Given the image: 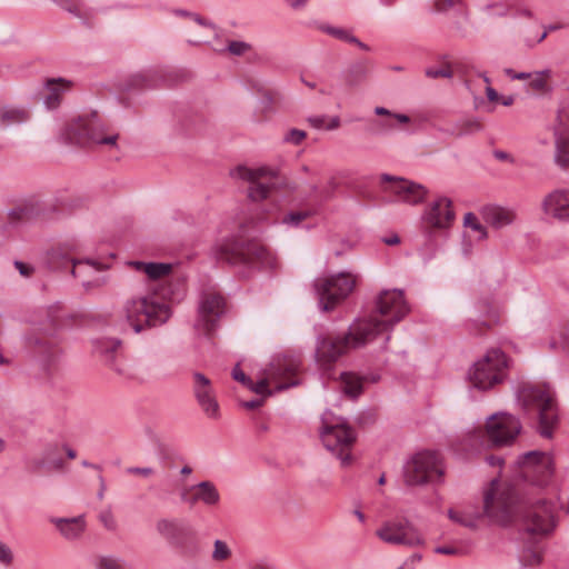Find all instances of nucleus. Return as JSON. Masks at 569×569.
<instances>
[{
	"instance_id": "obj_37",
	"label": "nucleus",
	"mask_w": 569,
	"mask_h": 569,
	"mask_svg": "<svg viewBox=\"0 0 569 569\" xmlns=\"http://www.w3.org/2000/svg\"><path fill=\"white\" fill-rule=\"evenodd\" d=\"M301 360L298 358H291L287 353V389L297 387L302 383V375L300 371Z\"/></svg>"
},
{
	"instance_id": "obj_64",
	"label": "nucleus",
	"mask_w": 569,
	"mask_h": 569,
	"mask_svg": "<svg viewBox=\"0 0 569 569\" xmlns=\"http://www.w3.org/2000/svg\"><path fill=\"white\" fill-rule=\"evenodd\" d=\"M448 516L451 520L457 521L466 527H473L472 522L465 521L461 517H459L452 509L448 511Z\"/></svg>"
},
{
	"instance_id": "obj_38",
	"label": "nucleus",
	"mask_w": 569,
	"mask_h": 569,
	"mask_svg": "<svg viewBox=\"0 0 569 569\" xmlns=\"http://www.w3.org/2000/svg\"><path fill=\"white\" fill-rule=\"evenodd\" d=\"M68 263H71V273L73 277H82L88 273L96 272L99 270V263L87 259V260H73L72 258L68 259Z\"/></svg>"
},
{
	"instance_id": "obj_58",
	"label": "nucleus",
	"mask_w": 569,
	"mask_h": 569,
	"mask_svg": "<svg viewBox=\"0 0 569 569\" xmlns=\"http://www.w3.org/2000/svg\"><path fill=\"white\" fill-rule=\"evenodd\" d=\"M436 553L440 555H448V556H455L459 555L461 551L458 548L450 547V546H440L435 549Z\"/></svg>"
},
{
	"instance_id": "obj_61",
	"label": "nucleus",
	"mask_w": 569,
	"mask_h": 569,
	"mask_svg": "<svg viewBox=\"0 0 569 569\" xmlns=\"http://www.w3.org/2000/svg\"><path fill=\"white\" fill-rule=\"evenodd\" d=\"M376 126L380 132L391 130L395 128L393 119L391 118L387 120L377 121Z\"/></svg>"
},
{
	"instance_id": "obj_8",
	"label": "nucleus",
	"mask_w": 569,
	"mask_h": 569,
	"mask_svg": "<svg viewBox=\"0 0 569 569\" xmlns=\"http://www.w3.org/2000/svg\"><path fill=\"white\" fill-rule=\"evenodd\" d=\"M375 330V325L370 322L355 321L348 332L341 336L331 333L319 335L317 337L316 359L322 367H328L336 362L341 356L352 348H360L371 340L368 333Z\"/></svg>"
},
{
	"instance_id": "obj_10",
	"label": "nucleus",
	"mask_w": 569,
	"mask_h": 569,
	"mask_svg": "<svg viewBox=\"0 0 569 569\" xmlns=\"http://www.w3.org/2000/svg\"><path fill=\"white\" fill-rule=\"evenodd\" d=\"M64 139L78 146H109L117 148L119 132L104 124L97 112L70 122L63 132Z\"/></svg>"
},
{
	"instance_id": "obj_9",
	"label": "nucleus",
	"mask_w": 569,
	"mask_h": 569,
	"mask_svg": "<svg viewBox=\"0 0 569 569\" xmlns=\"http://www.w3.org/2000/svg\"><path fill=\"white\" fill-rule=\"evenodd\" d=\"M409 312L403 291L399 289L382 290L375 300V309L369 318L359 319L357 322H370L375 325L367 336L372 341L381 333H387L383 343L390 340V330L401 321Z\"/></svg>"
},
{
	"instance_id": "obj_24",
	"label": "nucleus",
	"mask_w": 569,
	"mask_h": 569,
	"mask_svg": "<svg viewBox=\"0 0 569 569\" xmlns=\"http://www.w3.org/2000/svg\"><path fill=\"white\" fill-rule=\"evenodd\" d=\"M451 206L452 202L449 198L440 197L422 214L423 222L435 229L448 228L455 220V211Z\"/></svg>"
},
{
	"instance_id": "obj_39",
	"label": "nucleus",
	"mask_w": 569,
	"mask_h": 569,
	"mask_svg": "<svg viewBox=\"0 0 569 569\" xmlns=\"http://www.w3.org/2000/svg\"><path fill=\"white\" fill-rule=\"evenodd\" d=\"M481 129L482 126L477 119H462L455 124V127L451 130V133L461 137L472 134L475 132L480 131Z\"/></svg>"
},
{
	"instance_id": "obj_34",
	"label": "nucleus",
	"mask_w": 569,
	"mask_h": 569,
	"mask_svg": "<svg viewBox=\"0 0 569 569\" xmlns=\"http://www.w3.org/2000/svg\"><path fill=\"white\" fill-rule=\"evenodd\" d=\"M52 1L79 19L88 20L93 16V9L89 8L86 4L84 0H52Z\"/></svg>"
},
{
	"instance_id": "obj_18",
	"label": "nucleus",
	"mask_w": 569,
	"mask_h": 569,
	"mask_svg": "<svg viewBox=\"0 0 569 569\" xmlns=\"http://www.w3.org/2000/svg\"><path fill=\"white\" fill-rule=\"evenodd\" d=\"M246 387L263 399L273 392L282 391L284 389V355H274L262 369L261 378L257 382L250 379Z\"/></svg>"
},
{
	"instance_id": "obj_46",
	"label": "nucleus",
	"mask_w": 569,
	"mask_h": 569,
	"mask_svg": "<svg viewBox=\"0 0 569 569\" xmlns=\"http://www.w3.org/2000/svg\"><path fill=\"white\" fill-rule=\"evenodd\" d=\"M542 559V556L539 550L528 548L523 550L522 555L520 556V561L523 566H535L540 563Z\"/></svg>"
},
{
	"instance_id": "obj_41",
	"label": "nucleus",
	"mask_w": 569,
	"mask_h": 569,
	"mask_svg": "<svg viewBox=\"0 0 569 569\" xmlns=\"http://www.w3.org/2000/svg\"><path fill=\"white\" fill-rule=\"evenodd\" d=\"M550 76L551 71L549 69L538 71L533 76L531 74L528 88L535 92H546L548 90L546 78H549Z\"/></svg>"
},
{
	"instance_id": "obj_1",
	"label": "nucleus",
	"mask_w": 569,
	"mask_h": 569,
	"mask_svg": "<svg viewBox=\"0 0 569 569\" xmlns=\"http://www.w3.org/2000/svg\"><path fill=\"white\" fill-rule=\"evenodd\" d=\"M483 512L491 522L501 526L521 520L529 535H547L555 527L553 509L549 501H532L519 486L501 485L498 478L490 481V488L485 495Z\"/></svg>"
},
{
	"instance_id": "obj_60",
	"label": "nucleus",
	"mask_w": 569,
	"mask_h": 569,
	"mask_svg": "<svg viewBox=\"0 0 569 569\" xmlns=\"http://www.w3.org/2000/svg\"><path fill=\"white\" fill-rule=\"evenodd\" d=\"M506 74L509 76L511 79H517V80H526V79H529L531 78V73H527V72H515L512 69H506L505 70Z\"/></svg>"
},
{
	"instance_id": "obj_19",
	"label": "nucleus",
	"mask_w": 569,
	"mask_h": 569,
	"mask_svg": "<svg viewBox=\"0 0 569 569\" xmlns=\"http://www.w3.org/2000/svg\"><path fill=\"white\" fill-rule=\"evenodd\" d=\"M157 532L169 543L189 551L196 548V532L192 527L179 519L161 518L156 522Z\"/></svg>"
},
{
	"instance_id": "obj_51",
	"label": "nucleus",
	"mask_w": 569,
	"mask_h": 569,
	"mask_svg": "<svg viewBox=\"0 0 569 569\" xmlns=\"http://www.w3.org/2000/svg\"><path fill=\"white\" fill-rule=\"evenodd\" d=\"M425 73H426V76L428 78H432V79H436V78H452V76H453V72H452V70H451V68L449 66H446V67L440 68V69L428 68V69H426Z\"/></svg>"
},
{
	"instance_id": "obj_17",
	"label": "nucleus",
	"mask_w": 569,
	"mask_h": 569,
	"mask_svg": "<svg viewBox=\"0 0 569 569\" xmlns=\"http://www.w3.org/2000/svg\"><path fill=\"white\" fill-rule=\"evenodd\" d=\"M517 463L521 468L523 479L536 487L547 486L552 478L553 460L542 451L525 452L518 457Z\"/></svg>"
},
{
	"instance_id": "obj_54",
	"label": "nucleus",
	"mask_w": 569,
	"mask_h": 569,
	"mask_svg": "<svg viewBox=\"0 0 569 569\" xmlns=\"http://www.w3.org/2000/svg\"><path fill=\"white\" fill-rule=\"evenodd\" d=\"M461 0H437L436 1V9L439 12H446L449 9L456 7L459 4Z\"/></svg>"
},
{
	"instance_id": "obj_63",
	"label": "nucleus",
	"mask_w": 569,
	"mask_h": 569,
	"mask_svg": "<svg viewBox=\"0 0 569 569\" xmlns=\"http://www.w3.org/2000/svg\"><path fill=\"white\" fill-rule=\"evenodd\" d=\"M481 327L488 329V328H490V322H488V321H478V320H472L471 321V329L476 333H481L482 332Z\"/></svg>"
},
{
	"instance_id": "obj_49",
	"label": "nucleus",
	"mask_w": 569,
	"mask_h": 569,
	"mask_svg": "<svg viewBox=\"0 0 569 569\" xmlns=\"http://www.w3.org/2000/svg\"><path fill=\"white\" fill-rule=\"evenodd\" d=\"M99 520L102 526L109 531H116L118 529V522L110 510H103L99 515Z\"/></svg>"
},
{
	"instance_id": "obj_50",
	"label": "nucleus",
	"mask_w": 569,
	"mask_h": 569,
	"mask_svg": "<svg viewBox=\"0 0 569 569\" xmlns=\"http://www.w3.org/2000/svg\"><path fill=\"white\" fill-rule=\"evenodd\" d=\"M13 562V551L3 541L0 540V563L4 567L11 566Z\"/></svg>"
},
{
	"instance_id": "obj_28",
	"label": "nucleus",
	"mask_w": 569,
	"mask_h": 569,
	"mask_svg": "<svg viewBox=\"0 0 569 569\" xmlns=\"http://www.w3.org/2000/svg\"><path fill=\"white\" fill-rule=\"evenodd\" d=\"M194 493L190 503L201 502L208 507L217 506L220 502V493L217 486L209 481H200L190 488Z\"/></svg>"
},
{
	"instance_id": "obj_2",
	"label": "nucleus",
	"mask_w": 569,
	"mask_h": 569,
	"mask_svg": "<svg viewBox=\"0 0 569 569\" xmlns=\"http://www.w3.org/2000/svg\"><path fill=\"white\" fill-rule=\"evenodd\" d=\"M76 319L74 313L60 302H54L39 309L30 320L36 327V332L26 335L24 345L44 376L51 372L61 357L59 332L70 328Z\"/></svg>"
},
{
	"instance_id": "obj_45",
	"label": "nucleus",
	"mask_w": 569,
	"mask_h": 569,
	"mask_svg": "<svg viewBox=\"0 0 569 569\" xmlns=\"http://www.w3.org/2000/svg\"><path fill=\"white\" fill-rule=\"evenodd\" d=\"M231 557V550L227 542L217 539L213 543V551L211 555L214 561H224Z\"/></svg>"
},
{
	"instance_id": "obj_27",
	"label": "nucleus",
	"mask_w": 569,
	"mask_h": 569,
	"mask_svg": "<svg viewBox=\"0 0 569 569\" xmlns=\"http://www.w3.org/2000/svg\"><path fill=\"white\" fill-rule=\"evenodd\" d=\"M166 82L163 70L161 69H149L130 77L128 88L129 89H151L157 88Z\"/></svg>"
},
{
	"instance_id": "obj_42",
	"label": "nucleus",
	"mask_w": 569,
	"mask_h": 569,
	"mask_svg": "<svg viewBox=\"0 0 569 569\" xmlns=\"http://www.w3.org/2000/svg\"><path fill=\"white\" fill-rule=\"evenodd\" d=\"M170 12L177 17L189 18L201 27L212 28V29L214 28V24L211 21L206 20L204 18H202L200 14H198L196 12H191V11H188L184 9H171Z\"/></svg>"
},
{
	"instance_id": "obj_4",
	"label": "nucleus",
	"mask_w": 569,
	"mask_h": 569,
	"mask_svg": "<svg viewBox=\"0 0 569 569\" xmlns=\"http://www.w3.org/2000/svg\"><path fill=\"white\" fill-rule=\"evenodd\" d=\"M172 316L169 301L156 295L132 296L127 298L119 310L121 330L134 333L164 325Z\"/></svg>"
},
{
	"instance_id": "obj_55",
	"label": "nucleus",
	"mask_w": 569,
	"mask_h": 569,
	"mask_svg": "<svg viewBox=\"0 0 569 569\" xmlns=\"http://www.w3.org/2000/svg\"><path fill=\"white\" fill-rule=\"evenodd\" d=\"M14 267L19 271V273L26 278L30 277L34 271V268L31 264L24 263L19 260L14 261Z\"/></svg>"
},
{
	"instance_id": "obj_15",
	"label": "nucleus",
	"mask_w": 569,
	"mask_h": 569,
	"mask_svg": "<svg viewBox=\"0 0 569 569\" xmlns=\"http://www.w3.org/2000/svg\"><path fill=\"white\" fill-rule=\"evenodd\" d=\"M226 313V299L214 289L203 290L199 296L196 329L208 336L218 327Z\"/></svg>"
},
{
	"instance_id": "obj_35",
	"label": "nucleus",
	"mask_w": 569,
	"mask_h": 569,
	"mask_svg": "<svg viewBox=\"0 0 569 569\" xmlns=\"http://www.w3.org/2000/svg\"><path fill=\"white\" fill-rule=\"evenodd\" d=\"M39 466L49 470H61L64 467V461L59 455V446L56 443L48 445L39 461Z\"/></svg>"
},
{
	"instance_id": "obj_62",
	"label": "nucleus",
	"mask_w": 569,
	"mask_h": 569,
	"mask_svg": "<svg viewBox=\"0 0 569 569\" xmlns=\"http://www.w3.org/2000/svg\"><path fill=\"white\" fill-rule=\"evenodd\" d=\"M493 8H498V11H497L498 16L507 14V8L502 3L486 4L483 10L489 13Z\"/></svg>"
},
{
	"instance_id": "obj_21",
	"label": "nucleus",
	"mask_w": 569,
	"mask_h": 569,
	"mask_svg": "<svg viewBox=\"0 0 569 569\" xmlns=\"http://www.w3.org/2000/svg\"><path fill=\"white\" fill-rule=\"evenodd\" d=\"M192 380L193 396L201 411L207 418L219 420L221 411L211 380L199 371L192 373Z\"/></svg>"
},
{
	"instance_id": "obj_7",
	"label": "nucleus",
	"mask_w": 569,
	"mask_h": 569,
	"mask_svg": "<svg viewBox=\"0 0 569 569\" xmlns=\"http://www.w3.org/2000/svg\"><path fill=\"white\" fill-rule=\"evenodd\" d=\"M522 430L520 420L508 412H496L487 418L485 429L473 430L465 438L463 449L477 452L511 446Z\"/></svg>"
},
{
	"instance_id": "obj_25",
	"label": "nucleus",
	"mask_w": 569,
	"mask_h": 569,
	"mask_svg": "<svg viewBox=\"0 0 569 569\" xmlns=\"http://www.w3.org/2000/svg\"><path fill=\"white\" fill-rule=\"evenodd\" d=\"M543 212L557 220L569 221V189H555L542 200Z\"/></svg>"
},
{
	"instance_id": "obj_3",
	"label": "nucleus",
	"mask_w": 569,
	"mask_h": 569,
	"mask_svg": "<svg viewBox=\"0 0 569 569\" xmlns=\"http://www.w3.org/2000/svg\"><path fill=\"white\" fill-rule=\"evenodd\" d=\"M252 226L253 220L239 221L238 233L217 240L210 250L218 262L234 268L242 277H249L257 269H271L274 266V258L269 250L243 238Z\"/></svg>"
},
{
	"instance_id": "obj_30",
	"label": "nucleus",
	"mask_w": 569,
	"mask_h": 569,
	"mask_svg": "<svg viewBox=\"0 0 569 569\" xmlns=\"http://www.w3.org/2000/svg\"><path fill=\"white\" fill-rule=\"evenodd\" d=\"M481 214L487 223L497 229L511 224L516 217L513 211L499 206H486Z\"/></svg>"
},
{
	"instance_id": "obj_23",
	"label": "nucleus",
	"mask_w": 569,
	"mask_h": 569,
	"mask_svg": "<svg viewBox=\"0 0 569 569\" xmlns=\"http://www.w3.org/2000/svg\"><path fill=\"white\" fill-rule=\"evenodd\" d=\"M381 180L385 182L393 183L389 190L401 202L417 206L422 203L427 198L428 189L418 182L400 177H395L388 173H383L381 176Z\"/></svg>"
},
{
	"instance_id": "obj_31",
	"label": "nucleus",
	"mask_w": 569,
	"mask_h": 569,
	"mask_svg": "<svg viewBox=\"0 0 569 569\" xmlns=\"http://www.w3.org/2000/svg\"><path fill=\"white\" fill-rule=\"evenodd\" d=\"M70 82L62 79H49L46 83L48 94L44 98V104L48 109H54L59 106L61 94L70 88Z\"/></svg>"
},
{
	"instance_id": "obj_56",
	"label": "nucleus",
	"mask_w": 569,
	"mask_h": 569,
	"mask_svg": "<svg viewBox=\"0 0 569 569\" xmlns=\"http://www.w3.org/2000/svg\"><path fill=\"white\" fill-rule=\"evenodd\" d=\"M126 471L129 475H139L142 477H149L153 473V469L151 467H129Z\"/></svg>"
},
{
	"instance_id": "obj_29",
	"label": "nucleus",
	"mask_w": 569,
	"mask_h": 569,
	"mask_svg": "<svg viewBox=\"0 0 569 569\" xmlns=\"http://www.w3.org/2000/svg\"><path fill=\"white\" fill-rule=\"evenodd\" d=\"M30 120V112L27 108L17 106L0 107V128L8 129L20 126Z\"/></svg>"
},
{
	"instance_id": "obj_59",
	"label": "nucleus",
	"mask_w": 569,
	"mask_h": 569,
	"mask_svg": "<svg viewBox=\"0 0 569 569\" xmlns=\"http://www.w3.org/2000/svg\"><path fill=\"white\" fill-rule=\"evenodd\" d=\"M485 461L491 467H502L505 459L501 456L487 455Z\"/></svg>"
},
{
	"instance_id": "obj_33",
	"label": "nucleus",
	"mask_w": 569,
	"mask_h": 569,
	"mask_svg": "<svg viewBox=\"0 0 569 569\" xmlns=\"http://www.w3.org/2000/svg\"><path fill=\"white\" fill-rule=\"evenodd\" d=\"M137 270L144 272L150 279L157 280L168 276L172 270L171 263L164 262H132Z\"/></svg>"
},
{
	"instance_id": "obj_43",
	"label": "nucleus",
	"mask_w": 569,
	"mask_h": 569,
	"mask_svg": "<svg viewBox=\"0 0 569 569\" xmlns=\"http://www.w3.org/2000/svg\"><path fill=\"white\" fill-rule=\"evenodd\" d=\"M252 50V46L249 42L241 40H232L228 42L226 51L231 56L242 57Z\"/></svg>"
},
{
	"instance_id": "obj_12",
	"label": "nucleus",
	"mask_w": 569,
	"mask_h": 569,
	"mask_svg": "<svg viewBox=\"0 0 569 569\" xmlns=\"http://www.w3.org/2000/svg\"><path fill=\"white\" fill-rule=\"evenodd\" d=\"M408 486L439 482L443 476L440 455L436 451H421L415 455L403 468Z\"/></svg>"
},
{
	"instance_id": "obj_11",
	"label": "nucleus",
	"mask_w": 569,
	"mask_h": 569,
	"mask_svg": "<svg viewBox=\"0 0 569 569\" xmlns=\"http://www.w3.org/2000/svg\"><path fill=\"white\" fill-rule=\"evenodd\" d=\"M356 278L348 272H339L330 277L317 278L313 283L322 311L333 310L355 289Z\"/></svg>"
},
{
	"instance_id": "obj_20",
	"label": "nucleus",
	"mask_w": 569,
	"mask_h": 569,
	"mask_svg": "<svg viewBox=\"0 0 569 569\" xmlns=\"http://www.w3.org/2000/svg\"><path fill=\"white\" fill-rule=\"evenodd\" d=\"M376 533L382 541L391 545L416 547L423 543L421 535L408 520L387 521Z\"/></svg>"
},
{
	"instance_id": "obj_16",
	"label": "nucleus",
	"mask_w": 569,
	"mask_h": 569,
	"mask_svg": "<svg viewBox=\"0 0 569 569\" xmlns=\"http://www.w3.org/2000/svg\"><path fill=\"white\" fill-rule=\"evenodd\" d=\"M122 341L118 338H98L92 341L93 352L101 357L113 371L119 376L132 380H142L143 375L140 370V365L134 360H124L118 362L116 360L117 352L119 351Z\"/></svg>"
},
{
	"instance_id": "obj_22",
	"label": "nucleus",
	"mask_w": 569,
	"mask_h": 569,
	"mask_svg": "<svg viewBox=\"0 0 569 569\" xmlns=\"http://www.w3.org/2000/svg\"><path fill=\"white\" fill-rule=\"evenodd\" d=\"M555 162L560 168H569V103L560 106L553 124Z\"/></svg>"
},
{
	"instance_id": "obj_14",
	"label": "nucleus",
	"mask_w": 569,
	"mask_h": 569,
	"mask_svg": "<svg viewBox=\"0 0 569 569\" xmlns=\"http://www.w3.org/2000/svg\"><path fill=\"white\" fill-rule=\"evenodd\" d=\"M506 355L499 349L488 351L469 370V379L475 388L487 390L505 379Z\"/></svg>"
},
{
	"instance_id": "obj_53",
	"label": "nucleus",
	"mask_w": 569,
	"mask_h": 569,
	"mask_svg": "<svg viewBox=\"0 0 569 569\" xmlns=\"http://www.w3.org/2000/svg\"><path fill=\"white\" fill-rule=\"evenodd\" d=\"M306 138V132L299 129H291L287 132V141L299 144Z\"/></svg>"
},
{
	"instance_id": "obj_13",
	"label": "nucleus",
	"mask_w": 569,
	"mask_h": 569,
	"mask_svg": "<svg viewBox=\"0 0 569 569\" xmlns=\"http://www.w3.org/2000/svg\"><path fill=\"white\" fill-rule=\"evenodd\" d=\"M320 438L325 447L340 459L343 467L351 462L350 449L356 441V432L343 418H337L332 422L323 419Z\"/></svg>"
},
{
	"instance_id": "obj_36",
	"label": "nucleus",
	"mask_w": 569,
	"mask_h": 569,
	"mask_svg": "<svg viewBox=\"0 0 569 569\" xmlns=\"http://www.w3.org/2000/svg\"><path fill=\"white\" fill-rule=\"evenodd\" d=\"M340 386L345 395L355 399L362 392V378L355 373L343 372Z\"/></svg>"
},
{
	"instance_id": "obj_26",
	"label": "nucleus",
	"mask_w": 569,
	"mask_h": 569,
	"mask_svg": "<svg viewBox=\"0 0 569 569\" xmlns=\"http://www.w3.org/2000/svg\"><path fill=\"white\" fill-rule=\"evenodd\" d=\"M51 523L66 540H77L82 537L87 529L84 515L71 518H52Z\"/></svg>"
},
{
	"instance_id": "obj_44",
	"label": "nucleus",
	"mask_w": 569,
	"mask_h": 569,
	"mask_svg": "<svg viewBox=\"0 0 569 569\" xmlns=\"http://www.w3.org/2000/svg\"><path fill=\"white\" fill-rule=\"evenodd\" d=\"M320 30L326 32L327 34H330L339 40L351 42L356 41V37L350 34L346 29L337 28L328 24L320 26Z\"/></svg>"
},
{
	"instance_id": "obj_32",
	"label": "nucleus",
	"mask_w": 569,
	"mask_h": 569,
	"mask_svg": "<svg viewBox=\"0 0 569 569\" xmlns=\"http://www.w3.org/2000/svg\"><path fill=\"white\" fill-rule=\"evenodd\" d=\"M369 73L368 61L362 59L351 63L345 71V81L349 87L362 83Z\"/></svg>"
},
{
	"instance_id": "obj_48",
	"label": "nucleus",
	"mask_w": 569,
	"mask_h": 569,
	"mask_svg": "<svg viewBox=\"0 0 569 569\" xmlns=\"http://www.w3.org/2000/svg\"><path fill=\"white\" fill-rule=\"evenodd\" d=\"M313 214L311 210H299L287 213V224L298 227L302 221Z\"/></svg>"
},
{
	"instance_id": "obj_6",
	"label": "nucleus",
	"mask_w": 569,
	"mask_h": 569,
	"mask_svg": "<svg viewBox=\"0 0 569 569\" xmlns=\"http://www.w3.org/2000/svg\"><path fill=\"white\" fill-rule=\"evenodd\" d=\"M523 411L537 419V431L550 439L559 421L558 403L553 389L547 385L523 383L517 391Z\"/></svg>"
},
{
	"instance_id": "obj_57",
	"label": "nucleus",
	"mask_w": 569,
	"mask_h": 569,
	"mask_svg": "<svg viewBox=\"0 0 569 569\" xmlns=\"http://www.w3.org/2000/svg\"><path fill=\"white\" fill-rule=\"evenodd\" d=\"M263 403H264V399L258 397V398L252 399V400L241 401L240 406L242 408L247 409V410H254V409H258L261 406H263Z\"/></svg>"
},
{
	"instance_id": "obj_40",
	"label": "nucleus",
	"mask_w": 569,
	"mask_h": 569,
	"mask_svg": "<svg viewBox=\"0 0 569 569\" xmlns=\"http://www.w3.org/2000/svg\"><path fill=\"white\" fill-rule=\"evenodd\" d=\"M124 559L117 556H99L94 560L96 569H127Z\"/></svg>"
},
{
	"instance_id": "obj_5",
	"label": "nucleus",
	"mask_w": 569,
	"mask_h": 569,
	"mask_svg": "<svg viewBox=\"0 0 569 569\" xmlns=\"http://www.w3.org/2000/svg\"><path fill=\"white\" fill-rule=\"evenodd\" d=\"M230 174L232 178L248 184L247 194L252 202L264 201L263 209L269 212L280 208L284 186L280 169H273L269 166H238Z\"/></svg>"
},
{
	"instance_id": "obj_47",
	"label": "nucleus",
	"mask_w": 569,
	"mask_h": 569,
	"mask_svg": "<svg viewBox=\"0 0 569 569\" xmlns=\"http://www.w3.org/2000/svg\"><path fill=\"white\" fill-rule=\"evenodd\" d=\"M463 223L466 227H470L475 231H478L480 233V239H485L487 237L486 228L478 221L477 217L472 212L465 214Z\"/></svg>"
},
{
	"instance_id": "obj_52",
	"label": "nucleus",
	"mask_w": 569,
	"mask_h": 569,
	"mask_svg": "<svg viewBox=\"0 0 569 569\" xmlns=\"http://www.w3.org/2000/svg\"><path fill=\"white\" fill-rule=\"evenodd\" d=\"M231 376L236 381H239L243 386H247L250 382V378L242 371L239 363L233 367Z\"/></svg>"
}]
</instances>
